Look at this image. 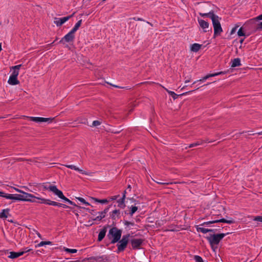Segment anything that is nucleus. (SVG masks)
I'll return each instance as SVG.
<instances>
[{"instance_id": "nucleus-13", "label": "nucleus", "mask_w": 262, "mask_h": 262, "mask_svg": "<svg viewBox=\"0 0 262 262\" xmlns=\"http://www.w3.org/2000/svg\"><path fill=\"white\" fill-rule=\"evenodd\" d=\"M21 66V64H19L12 67L11 69V74L10 76L17 77Z\"/></svg>"}, {"instance_id": "nucleus-23", "label": "nucleus", "mask_w": 262, "mask_h": 262, "mask_svg": "<svg viewBox=\"0 0 262 262\" xmlns=\"http://www.w3.org/2000/svg\"><path fill=\"white\" fill-rule=\"evenodd\" d=\"M56 195L58 196L59 198L62 199L66 202L68 203V202L70 201L69 199L64 196V195L63 194L62 192L60 190H59Z\"/></svg>"}, {"instance_id": "nucleus-45", "label": "nucleus", "mask_w": 262, "mask_h": 262, "mask_svg": "<svg viewBox=\"0 0 262 262\" xmlns=\"http://www.w3.org/2000/svg\"><path fill=\"white\" fill-rule=\"evenodd\" d=\"M198 145H200V143L199 142H196V143H192V144H189L188 147L189 148L193 147L196 146H197Z\"/></svg>"}, {"instance_id": "nucleus-47", "label": "nucleus", "mask_w": 262, "mask_h": 262, "mask_svg": "<svg viewBox=\"0 0 262 262\" xmlns=\"http://www.w3.org/2000/svg\"><path fill=\"white\" fill-rule=\"evenodd\" d=\"M238 26H235V27H234V28H233L232 29V30H231V32H230L231 35H232V34H234V33L236 32V31L237 28H238Z\"/></svg>"}, {"instance_id": "nucleus-42", "label": "nucleus", "mask_w": 262, "mask_h": 262, "mask_svg": "<svg viewBox=\"0 0 262 262\" xmlns=\"http://www.w3.org/2000/svg\"><path fill=\"white\" fill-rule=\"evenodd\" d=\"M101 124V122L98 120H95L93 122L92 126H97Z\"/></svg>"}, {"instance_id": "nucleus-8", "label": "nucleus", "mask_w": 262, "mask_h": 262, "mask_svg": "<svg viewBox=\"0 0 262 262\" xmlns=\"http://www.w3.org/2000/svg\"><path fill=\"white\" fill-rule=\"evenodd\" d=\"M75 33L71 30L67 34H66L60 41V42L64 41L69 42L73 41L75 38Z\"/></svg>"}, {"instance_id": "nucleus-56", "label": "nucleus", "mask_w": 262, "mask_h": 262, "mask_svg": "<svg viewBox=\"0 0 262 262\" xmlns=\"http://www.w3.org/2000/svg\"><path fill=\"white\" fill-rule=\"evenodd\" d=\"M1 50H2V45L0 43V52L1 51Z\"/></svg>"}, {"instance_id": "nucleus-53", "label": "nucleus", "mask_w": 262, "mask_h": 262, "mask_svg": "<svg viewBox=\"0 0 262 262\" xmlns=\"http://www.w3.org/2000/svg\"><path fill=\"white\" fill-rule=\"evenodd\" d=\"M68 203H69L70 205H74L73 202L70 200L68 202Z\"/></svg>"}, {"instance_id": "nucleus-27", "label": "nucleus", "mask_w": 262, "mask_h": 262, "mask_svg": "<svg viewBox=\"0 0 262 262\" xmlns=\"http://www.w3.org/2000/svg\"><path fill=\"white\" fill-rule=\"evenodd\" d=\"M82 23V20L80 19L75 24L74 28L71 30L74 33L79 29Z\"/></svg>"}, {"instance_id": "nucleus-55", "label": "nucleus", "mask_w": 262, "mask_h": 262, "mask_svg": "<svg viewBox=\"0 0 262 262\" xmlns=\"http://www.w3.org/2000/svg\"><path fill=\"white\" fill-rule=\"evenodd\" d=\"M256 134H257V135H262V131H261V132H258V133H256Z\"/></svg>"}, {"instance_id": "nucleus-57", "label": "nucleus", "mask_w": 262, "mask_h": 262, "mask_svg": "<svg viewBox=\"0 0 262 262\" xmlns=\"http://www.w3.org/2000/svg\"><path fill=\"white\" fill-rule=\"evenodd\" d=\"M189 82V80H186V81H185V83H187V82Z\"/></svg>"}, {"instance_id": "nucleus-40", "label": "nucleus", "mask_w": 262, "mask_h": 262, "mask_svg": "<svg viewBox=\"0 0 262 262\" xmlns=\"http://www.w3.org/2000/svg\"><path fill=\"white\" fill-rule=\"evenodd\" d=\"M237 35L238 36H245V32L242 28H241L237 31Z\"/></svg>"}, {"instance_id": "nucleus-21", "label": "nucleus", "mask_w": 262, "mask_h": 262, "mask_svg": "<svg viewBox=\"0 0 262 262\" xmlns=\"http://www.w3.org/2000/svg\"><path fill=\"white\" fill-rule=\"evenodd\" d=\"M19 194V196L18 197L19 198V201H25L26 202V200H28V199H27L26 198L27 196H29L30 195L28 194V193L27 192H23V193H21V194Z\"/></svg>"}, {"instance_id": "nucleus-35", "label": "nucleus", "mask_w": 262, "mask_h": 262, "mask_svg": "<svg viewBox=\"0 0 262 262\" xmlns=\"http://www.w3.org/2000/svg\"><path fill=\"white\" fill-rule=\"evenodd\" d=\"M130 212L129 214L130 215H133L137 210L138 207L136 206H132L130 207Z\"/></svg>"}, {"instance_id": "nucleus-58", "label": "nucleus", "mask_w": 262, "mask_h": 262, "mask_svg": "<svg viewBox=\"0 0 262 262\" xmlns=\"http://www.w3.org/2000/svg\"><path fill=\"white\" fill-rule=\"evenodd\" d=\"M74 15V13H73V14L72 15H70L71 16V17L73 15Z\"/></svg>"}, {"instance_id": "nucleus-32", "label": "nucleus", "mask_w": 262, "mask_h": 262, "mask_svg": "<svg viewBox=\"0 0 262 262\" xmlns=\"http://www.w3.org/2000/svg\"><path fill=\"white\" fill-rule=\"evenodd\" d=\"M63 249L65 251L71 253H75L77 252V250L75 249H69L68 248L63 247Z\"/></svg>"}, {"instance_id": "nucleus-3", "label": "nucleus", "mask_w": 262, "mask_h": 262, "mask_svg": "<svg viewBox=\"0 0 262 262\" xmlns=\"http://www.w3.org/2000/svg\"><path fill=\"white\" fill-rule=\"evenodd\" d=\"M226 235V234L225 233L210 235L209 236L207 237V239L210 243V245L213 246L214 245H217Z\"/></svg>"}, {"instance_id": "nucleus-17", "label": "nucleus", "mask_w": 262, "mask_h": 262, "mask_svg": "<svg viewBox=\"0 0 262 262\" xmlns=\"http://www.w3.org/2000/svg\"><path fill=\"white\" fill-rule=\"evenodd\" d=\"M8 83L12 85L18 84L19 82L17 79V77L10 76L8 80Z\"/></svg>"}, {"instance_id": "nucleus-41", "label": "nucleus", "mask_w": 262, "mask_h": 262, "mask_svg": "<svg viewBox=\"0 0 262 262\" xmlns=\"http://www.w3.org/2000/svg\"><path fill=\"white\" fill-rule=\"evenodd\" d=\"M109 207L106 208L103 211L99 212V214H103L102 217H105L106 214L108 211Z\"/></svg>"}, {"instance_id": "nucleus-11", "label": "nucleus", "mask_w": 262, "mask_h": 262, "mask_svg": "<svg viewBox=\"0 0 262 262\" xmlns=\"http://www.w3.org/2000/svg\"><path fill=\"white\" fill-rule=\"evenodd\" d=\"M198 21L200 27L203 30V31L204 32H207V29L209 28V23L200 18H198Z\"/></svg>"}, {"instance_id": "nucleus-28", "label": "nucleus", "mask_w": 262, "mask_h": 262, "mask_svg": "<svg viewBox=\"0 0 262 262\" xmlns=\"http://www.w3.org/2000/svg\"><path fill=\"white\" fill-rule=\"evenodd\" d=\"M106 231L105 230H101L98 234V239L99 241H101L105 236Z\"/></svg>"}, {"instance_id": "nucleus-25", "label": "nucleus", "mask_w": 262, "mask_h": 262, "mask_svg": "<svg viewBox=\"0 0 262 262\" xmlns=\"http://www.w3.org/2000/svg\"><path fill=\"white\" fill-rule=\"evenodd\" d=\"M199 15L202 17H209V18H211V20H212L213 15H216L212 12L205 13H199Z\"/></svg>"}, {"instance_id": "nucleus-33", "label": "nucleus", "mask_w": 262, "mask_h": 262, "mask_svg": "<svg viewBox=\"0 0 262 262\" xmlns=\"http://www.w3.org/2000/svg\"><path fill=\"white\" fill-rule=\"evenodd\" d=\"M41 199H45L44 198L39 197L38 196H35L34 199H32L31 201H34V202H31L32 203H41Z\"/></svg>"}, {"instance_id": "nucleus-4", "label": "nucleus", "mask_w": 262, "mask_h": 262, "mask_svg": "<svg viewBox=\"0 0 262 262\" xmlns=\"http://www.w3.org/2000/svg\"><path fill=\"white\" fill-rule=\"evenodd\" d=\"M129 237V234L124 235L122 236V239L119 242L118 244H117L118 250L119 251H123L126 247V246L128 242Z\"/></svg>"}, {"instance_id": "nucleus-14", "label": "nucleus", "mask_w": 262, "mask_h": 262, "mask_svg": "<svg viewBox=\"0 0 262 262\" xmlns=\"http://www.w3.org/2000/svg\"><path fill=\"white\" fill-rule=\"evenodd\" d=\"M223 73H224L223 72H220L215 73L213 74H208V75H206L205 76H204V77H203L202 79H200V80L194 81L192 84L196 83L198 81H204L205 80L208 79L209 77L218 76V75L222 74Z\"/></svg>"}, {"instance_id": "nucleus-46", "label": "nucleus", "mask_w": 262, "mask_h": 262, "mask_svg": "<svg viewBox=\"0 0 262 262\" xmlns=\"http://www.w3.org/2000/svg\"><path fill=\"white\" fill-rule=\"evenodd\" d=\"M119 196V195H114L111 196L109 199L111 201L116 200L118 199V198Z\"/></svg>"}, {"instance_id": "nucleus-29", "label": "nucleus", "mask_w": 262, "mask_h": 262, "mask_svg": "<svg viewBox=\"0 0 262 262\" xmlns=\"http://www.w3.org/2000/svg\"><path fill=\"white\" fill-rule=\"evenodd\" d=\"M120 214V211L119 210L115 209L114 210L111 214V216L113 219H115L116 217H118Z\"/></svg>"}, {"instance_id": "nucleus-37", "label": "nucleus", "mask_w": 262, "mask_h": 262, "mask_svg": "<svg viewBox=\"0 0 262 262\" xmlns=\"http://www.w3.org/2000/svg\"><path fill=\"white\" fill-rule=\"evenodd\" d=\"M215 223H218L217 220H214L210 221L209 222H204L202 224V225H207H207H209L211 224Z\"/></svg>"}, {"instance_id": "nucleus-2", "label": "nucleus", "mask_w": 262, "mask_h": 262, "mask_svg": "<svg viewBox=\"0 0 262 262\" xmlns=\"http://www.w3.org/2000/svg\"><path fill=\"white\" fill-rule=\"evenodd\" d=\"M221 18L217 15H213L212 23L214 29V36L220 35L223 32V29L220 23Z\"/></svg>"}, {"instance_id": "nucleus-20", "label": "nucleus", "mask_w": 262, "mask_h": 262, "mask_svg": "<svg viewBox=\"0 0 262 262\" xmlns=\"http://www.w3.org/2000/svg\"><path fill=\"white\" fill-rule=\"evenodd\" d=\"M241 66V60L238 58H234L231 61V67L232 68H235Z\"/></svg>"}, {"instance_id": "nucleus-22", "label": "nucleus", "mask_w": 262, "mask_h": 262, "mask_svg": "<svg viewBox=\"0 0 262 262\" xmlns=\"http://www.w3.org/2000/svg\"><path fill=\"white\" fill-rule=\"evenodd\" d=\"M9 209H3L0 212V218H7L9 214Z\"/></svg>"}, {"instance_id": "nucleus-10", "label": "nucleus", "mask_w": 262, "mask_h": 262, "mask_svg": "<svg viewBox=\"0 0 262 262\" xmlns=\"http://www.w3.org/2000/svg\"><path fill=\"white\" fill-rule=\"evenodd\" d=\"M43 188L46 190L52 192L54 194L56 195L57 193L59 191V189L57 188L55 185H53L48 184H43L42 185Z\"/></svg>"}, {"instance_id": "nucleus-30", "label": "nucleus", "mask_w": 262, "mask_h": 262, "mask_svg": "<svg viewBox=\"0 0 262 262\" xmlns=\"http://www.w3.org/2000/svg\"><path fill=\"white\" fill-rule=\"evenodd\" d=\"M92 199L93 200H94V201L95 202L100 203H101V204H106V203H107L108 202V201H109L107 199L99 200V199H96V198H93Z\"/></svg>"}, {"instance_id": "nucleus-16", "label": "nucleus", "mask_w": 262, "mask_h": 262, "mask_svg": "<svg viewBox=\"0 0 262 262\" xmlns=\"http://www.w3.org/2000/svg\"><path fill=\"white\" fill-rule=\"evenodd\" d=\"M125 191H124L123 196L121 199L117 201L118 206L121 208H124L125 206Z\"/></svg>"}, {"instance_id": "nucleus-18", "label": "nucleus", "mask_w": 262, "mask_h": 262, "mask_svg": "<svg viewBox=\"0 0 262 262\" xmlns=\"http://www.w3.org/2000/svg\"><path fill=\"white\" fill-rule=\"evenodd\" d=\"M23 255V252H21V251H19L17 252H10L9 253V255L8 257L11 259H14L17 258Z\"/></svg>"}, {"instance_id": "nucleus-48", "label": "nucleus", "mask_w": 262, "mask_h": 262, "mask_svg": "<svg viewBox=\"0 0 262 262\" xmlns=\"http://www.w3.org/2000/svg\"><path fill=\"white\" fill-rule=\"evenodd\" d=\"M13 189H14L16 192H19V193H23V192H24L23 190H20V189H18V188H15V187H13Z\"/></svg>"}, {"instance_id": "nucleus-38", "label": "nucleus", "mask_w": 262, "mask_h": 262, "mask_svg": "<svg viewBox=\"0 0 262 262\" xmlns=\"http://www.w3.org/2000/svg\"><path fill=\"white\" fill-rule=\"evenodd\" d=\"M194 259L196 262H204L202 258L199 255H195L194 256Z\"/></svg>"}, {"instance_id": "nucleus-59", "label": "nucleus", "mask_w": 262, "mask_h": 262, "mask_svg": "<svg viewBox=\"0 0 262 262\" xmlns=\"http://www.w3.org/2000/svg\"><path fill=\"white\" fill-rule=\"evenodd\" d=\"M69 262H75V261H69Z\"/></svg>"}, {"instance_id": "nucleus-39", "label": "nucleus", "mask_w": 262, "mask_h": 262, "mask_svg": "<svg viewBox=\"0 0 262 262\" xmlns=\"http://www.w3.org/2000/svg\"><path fill=\"white\" fill-rule=\"evenodd\" d=\"M28 194L30 195L29 196H27L26 198L27 199H28V200H26V202H34V201H31V199H34L35 198V196L33 195V194H31V193H28Z\"/></svg>"}, {"instance_id": "nucleus-24", "label": "nucleus", "mask_w": 262, "mask_h": 262, "mask_svg": "<svg viewBox=\"0 0 262 262\" xmlns=\"http://www.w3.org/2000/svg\"><path fill=\"white\" fill-rule=\"evenodd\" d=\"M196 230L198 232H201L203 233H206L207 232L212 231V229H207V228H203V227H200L199 226H198L196 227Z\"/></svg>"}, {"instance_id": "nucleus-36", "label": "nucleus", "mask_w": 262, "mask_h": 262, "mask_svg": "<svg viewBox=\"0 0 262 262\" xmlns=\"http://www.w3.org/2000/svg\"><path fill=\"white\" fill-rule=\"evenodd\" d=\"M167 93L171 95V96L174 99H176L178 97V95L173 92L169 91L168 90H166Z\"/></svg>"}, {"instance_id": "nucleus-1", "label": "nucleus", "mask_w": 262, "mask_h": 262, "mask_svg": "<svg viewBox=\"0 0 262 262\" xmlns=\"http://www.w3.org/2000/svg\"><path fill=\"white\" fill-rule=\"evenodd\" d=\"M122 230L116 227L111 228L108 232V236L111 239V243L115 244L118 242L121 236Z\"/></svg>"}, {"instance_id": "nucleus-50", "label": "nucleus", "mask_w": 262, "mask_h": 262, "mask_svg": "<svg viewBox=\"0 0 262 262\" xmlns=\"http://www.w3.org/2000/svg\"><path fill=\"white\" fill-rule=\"evenodd\" d=\"M102 216H103V214H99V215H98L97 216V218L99 219V220H101L104 217H102Z\"/></svg>"}, {"instance_id": "nucleus-5", "label": "nucleus", "mask_w": 262, "mask_h": 262, "mask_svg": "<svg viewBox=\"0 0 262 262\" xmlns=\"http://www.w3.org/2000/svg\"><path fill=\"white\" fill-rule=\"evenodd\" d=\"M41 204H48L54 206L61 207L64 208H68V206L65 204L57 203L55 201H52L47 199H41Z\"/></svg>"}, {"instance_id": "nucleus-7", "label": "nucleus", "mask_w": 262, "mask_h": 262, "mask_svg": "<svg viewBox=\"0 0 262 262\" xmlns=\"http://www.w3.org/2000/svg\"><path fill=\"white\" fill-rule=\"evenodd\" d=\"M0 196L5 198L7 199H10L15 201H19V194H8L5 193L3 191H0Z\"/></svg>"}, {"instance_id": "nucleus-19", "label": "nucleus", "mask_w": 262, "mask_h": 262, "mask_svg": "<svg viewBox=\"0 0 262 262\" xmlns=\"http://www.w3.org/2000/svg\"><path fill=\"white\" fill-rule=\"evenodd\" d=\"M202 45L199 43H193L190 47V50L194 52H196L200 50Z\"/></svg>"}, {"instance_id": "nucleus-54", "label": "nucleus", "mask_w": 262, "mask_h": 262, "mask_svg": "<svg viewBox=\"0 0 262 262\" xmlns=\"http://www.w3.org/2000/svg\"><path fill=\"white\" fill-rule=\"evenodd\" d=\"M244 38H242V39H241L240 40V43H243V42L244 41Z\"/></svg>"}, {"instance_id": "nucleus-6", "label": "nucleus", "mask_w": 262, "mask_h": 262, "mask_svg": "<svg viewBox=\"0 0 262 262\" xmlns=\"http://www.w3.org/2000/svg\"><path fill=\"white\" fill-rule=\"evenodd\" d=\"M29 118L32 121L41 123V122H48L49 123L51 122L53 118H43V117H29Z\"/></svg>"}, {"instance_id": "nucleus-12", "label": "nucleus", "mask_w": 262, "mask_h": 262, "mask_svg": "<svg viewBox=\"0 0 262 262\" xmlns=\"http://www.w3.org/2000/svg\"><path fill=\"white\" fill-rule=\"evenodd\" d=\"M143 243V240L141 238H134L130 241L132 247L135 248H139Z\"/></svg>"}, {"instance_id": "nucleus-15", "label": "nucleus", "mask_w": 262, "mask_h": 262, "mask_svg": "<svg viewBox=\"0 0 262 262\" xmlns=\"http://www.w3.org/2000/svg\"><path fill=\"white\" fill-rule=\"evenodd\" d=\"M64 166H66V167L67 168H70L71 169H73V170H75L76 171H77L78 172H79L80 173H82V174H85V175H89V174L85 171L79 168L78 167H77V166H76L75 165H68V164H66V165H64Z\"/></svg>"}, {"instance_id": "nucleus-26", "label": "nucleus", "mask_w": 262, "mask_h": 262, "mask_svg": "<svg viewBox=\"0 0 262 262\" xmlns=\"http://www.w3.org/2000/svg\"><path fill=\"white\" fill-rule=\"evenodd\" d=\"M217 222H223V223H226L228 224H233L234 222V221L230 219L229 220H226L225 219H217Z\"/></svg>"}, {"instance_id": "nucleus-34", "label": "nucleus", "mask_w": 262, "mask_h": 262, "mask_svg": "<svg viewBox=\"0 0 262 262\" xmlns=\"http://www.w3.org/2000/svg\"><path fill=\"white\" fill-rule=\"evenodd\" d=\"M76 199L78 201H79L80 202H81L82 204L85 205L86 206L90 205V204L89 203L87 202L86 201H85V200L82 198L78 197V198H76Z\"/></svg>"}, {"instance_id": "nucleus-51", "label": "nucleus", "mask_w": 262, "mask_h": 262, "mask_svg": "<svg viewBox=\"0 0 262 262\" xmlns=\"http://www.w3.org/2000/svg\"><path fill=\"white\" fill-rule=\"evenodd\" d=\"M257 18L258 19V20H262V14L261 15H259V16H258L257 17Z\"/></svg>"}, {"instance_id": "nucleus-52", "label": "nucleus", "mask_w": 262, "mask_h": 262, "mask_svg": "<svg viewBox=\"0 0 262 262\" xmlns=\"http://www.w3.org/2000/svg\"><path fill=\"white\" fill-rule=\"evenodd\" d=\"M259 29H262V22L260 23L259 24Z\"/></svg>"}, {"instance_id": "nucleus-43", "label": "nucleus", "mask_w": 262, "mask_h": 262, "mask_svg": "<svg viewBox=\"0 0 262 262\" xmlns=\"http://www.w3.org/2000/svg\"><path fill=\"white\" fill-rule=\"evenodd\" d=\"M253 220L262 222V216H256L254 218Z\"/></svg>"}, {"instance_id": "nucleus-44", "label": "nucleus", "mask_w": 262, "mask_h": 262, "mask_svg": "<svg viewBox=\"0 0 262 262\" xmlns=\"http://www.w3.org/2000/svg\"><path fill=\"white\" fill-rule=\"evenodd\" d=\"M32 249L28 248V247H26L25 248H24L23 250H21V252H23V254L25 253H27V252H28L29 251H30Z\"/></svg>"}, {"instance_id": "nucleus-49", "label": "nucleus", "mask_w": 262, "mask_h": 262, "mask_svg": "<svg viewBox=\"0 0 262 262\" xmlns=\"http://www.w3.org/2000/svg\"><path fill=\"white\" fill-rule=\"evenodd\" d=\"M34 231H35V233L37 234V236L38 237H39L40 238L42 239L41 234L38 231H37L36 230H35Z\"/></svg>"}, {"instance_id": "nucleus-9", "label": "nucleus", "mask_w": 262, "mask_h": 262, "mask_svg": "<svg viewBox=\"0 0 262 262\" xmlns=\"http://www.w3.org/2000/svg\"><path fill=\"white\" fill-rule=\"evenodd\" d=\"M71 18V16L63 17L61 18L55 17L54 19V23L57 26H60L68 21Z\"/></svg>"}, {"instance_id": "nucleus-31", "label": "nucleus", "mask_w": 262, "mask_h": 262, "mask_svg": "<svg viewBox=\"0 0 262 262\" xmlns=\"http://www.w3.org/2000/svg\"><path fill=\"white\" fill-rule=\"evenodd\" d=\"M52 245V242H50V241H42V242H40L36 247H42V246H43L45 245Z\"/></svg>"}]
</instances>
